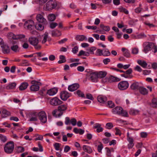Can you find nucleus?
Instances as JSON below:
<instances>
[{
	"mask_svg": "<svg viewBox=\"0 0 157 157\" xmlns=\"http://www.w3.org/2000/svg\"><path fill=\"white\" fill-rule=\"evenodd\" d=\"M86 28L88 29H91L93 30H96L97 29V27L96 26H86Z\"/></svg>",
	"mask_w": 157,
	"mask_h": 157,
	"instance_id": "obj_52",
	"label": "nucleus"
},
{
	"mask_svg": "<svg viewBox=\"0 0 157 157\" xmlns=\"http://www.w3.org/2000/svg\"><path fill=\"white\" fill-rule=\"evenodd\" d=\"M16 84L15 82L10 83L6 87L7 90L13 89L16 86Z\"/></svg>",
	"mask_w": 157,
	"mask_h": 157,
	"instance_id": "obj_30",
	"label": "nucleus"
},
{
	"mask_svg": "<svg viewBox=\"0 0 157 157\" xmlns=\"http://www.w3.org/2000/svg\"><path fill=\"white\" fill-rule=\"evenodd\" d=\"M139 113V111L134 109H131L129 111V114L132 115H135L138 114Z\"/></svg>",
	"mask_w": 157,
	"mask_h": 157,
	"instance_id": "obj_38",
	"label": "nucleus"
},
{
	"mask_svg": "<svg viewBox=\"0 0 157 157\" xmlns=\"http://www.w3.org/2000/svg\"><path fill=\"white\" fill-rule=\"evenodd\" d=\"M0 140L3 142H5L7 140V138L6 136L2 134H0Z\"/></svg>",
	"mask_w": 157,
	"mask_h": 157,
	"instance_id": "obj_56",
	"label": "nucleus"
},
{
	"mask_svg": "<svg viewBox=\"0 0 157 157\" xmlns=\"http://www.w3.org/2000/svg\"><path fill=\"white\" fill-rule=\"evenodd\" d=\"M63 102L56 97L51 99L50 101V104L54 106H57L61 104Z\"/></svg>",
	"mask_w": 157,
	"mask_h": 157,
	"instance_id": "obj_11",
	"label": "nucleus"
},
{
	"mask_svg": "<svg viewBox=\"0 0 157 157\" xmlns=\"http://www.w3.org/2000/svg\"><path fill=\"white\" fill-rule=\"evenodd\" d=\"M75 38L76 40L79 41H82L84 40H87L86 37L83 35H77Z\"/></svg>",
	"mask_w": 157,
	"mask_h": 157,
	"instance_id": "obj_31",
	"label": "nucleus"
},
{
	"mask_svg": "<svg viewBox=\"0 0 157 157\" xmlns=\"http://www.w3.org/2000/svg\"><path fill=\"white\" fill-rule=\"evenodd\" d=\"M77 69L79 71L82 72L84 70L85 68L83 66H79L77 67Z\"/></svg>",
	"mask_w": 157,
	"mask_h": 157,
	"instance_id": "obj_63",
	"label": "nucleus"
},
{
	"mask_svg": "<svg viewBox=\"0 0 157 157\" xmlns=\"http://www.w3.org/2000/svg\"><path fill=\"white\" fill-rule=\"evenodd\" d=\"M25 36L23 34H20L16 35V38H15V40L19 39L23 40L25 38Z\"/></svg>",
	"mask_w": 157,
	"mask_h": 157,
	"instance_id": "obj_42",
	"label": "nucleus"
},
{
	"mask_svg": "<svg viewBox=\"0 0 157 157\" xmlns=\"http://www.w3.org/2000/svg\"><path fill=\"white\" fill-rule=\"evenodd\" d=\"M70 97V94L66 91H62L60 94V97L62 100L66 101Z\"/></svg>",
	"mask_w": 157,
	"mask_h": 157,
	"instance_id": "obj_15",
	"label": "nucleus"
},
{
	"mask_svg": "<svg viewBox=\"0 0 157 157\" xmlns=\"http://www.w3.org/2000/svg\"><path fill=\"white\" fill-rule=\"evenodd\" d=\"M67 105H63L59 106L57 109L53 110L52 113V115L55 117H59L62 116L67 109Z\"/></svg>",
	"mask_w": 157,
	"mask_h": 157,
	"instance_id": "obj_1",
	"label": "nucleus"
},
{
	"mask_svg": "<svg viewBox=\"0 0 157 157\" xmlns=\"http://www.w3.org/2000/svg\"><path fill=\"white\" fill-rule=\"evenodd\" d=\"M144 49L143 51L145 53L153 49V52L155 53L157 52V47L155 44L152 42H146L143 44Z\"/></svg>",
	"mask_w": 157,
	"mask_h": 157,
	"instance_id": "obj_2",
	"label": "nucleus"
},
{
	"mask_svg": "<svg viewBox=\"0 0 157 157\" xmlns=\"http://www.w3.org/2000/svg\"><path fill=\"white\" fill-rule=\"evenodd\" d=\"M35 26L36 29L37 30L42 31L44 29V26L40 24H36Z\"/></svg>",
	"mask_w": 157,
	"mask_h": 157,
	"instance_id": "obj_40",
	"label": "nucleus"
},
{
	"mask_svg": "<svg viewBox=\"0 0 157 157\" xmlns=\"http://www.w3.org/2000/svg\"><path fill=\"white\" fill-rule=\"evenodd\" d=\"M79 87L78 83H75L68 86V89L70 91H74L77 90Z\"/></svg>",
	"mask_w": 157,
	"mask_h": 157,
	"instance_id": "obj_18",
	"label": "nucleus"
},
{
	"mask_svg": "<svg viewBox=\"0 0 157 157\" xmlns=\"http://www.w3.org/2000/svg\"><path fill=\"white\" fill-rule=\"evenodd\" d=\"M88 79L93 82L98 81V77L97 72H92L89 73L88 75Z\"/></svg>",
	"mask_w": 157,
	"mask_h": 157,
	"instance_id": "obj_10",
	"label": "nucleus"
},
{
	"mask_svg": "<svg viewBox=\"0 0 157 157\" xmlns=\"http://www.w3.org/2000/svg\"><path fill=\"white\" fill-rule=\"evenodd\" d=\"M139 91L140 93L143 95H147L148 94V90L145 88L141 86L139 88Z\"/></svg>",
	"mask_w": 157,
	"mask_h": 157,
	"instance_id": "obj_21",
	"label": "nucleus"
},
{
	"mask_svg": "<svg viewBox=\"0 0 157 157\" xmlns=\"http://www.w3.org/2000/svg\"><path fill=\"white\" fill-rule=\"evenodd\" d=\"M29 85L28 83L24 82L22 83L19 87L20 90H25L28 86Z\"/></svg>",
	"mask_w": 157,
	"mask_h": 157,
	"instance_id": "obj_26",
	"label": "nucleus"
},
{
	"mask_svg": "<svg viewBox=\"0 0 157 157\" xmlns=\"http://www.w3.org/2000/svg\"><path fill=\"white\" fill-rule=\"evenodd\" d=\"M96 48L95 47H92L88 48L87 50L88 52H90L91 54H94V52L93 51L96 50Z\"/></svg>",
	"mask_w": 157,
	"mask_h": 157,
	"instance_id": "obj_49",
	"label": "nucleus"
},
{
	"mask_svg": "<svg viewBox=\"0 0 157 157\" xmlns=\"http://www.w3.org/2000/svg\"><path fill=\"white\" fill-rule=\"evenodd\" d=\"M120 11L124 12L126 14H128V11L125 8L122 7L120 8Z\"/></svg>",
	"mask_w": 157,
	"mask_h": 157,
	"instance_id": "obj_64",
	"label": "nucleus"
},
{
	"mask_svg": "<svg viewBox=\"0 0 157 157\" xmlns=\"http://www.w3.org/2000/svg\"><path fill=\"white\" fill-rule=\"evenodd\" d=\"M46 89L45 88H43L40 91V95H43L46 93Z\"/></svg>",
	"mask_w": 157,
	"mask_h": 157,
	"instance_id": "obj_54",
	"label": "nucleus"
},
{
	"mask_svg": "<svg viewBox=\"0 0 157 157\" xmlns=\"http://www.w3.org/2000/svg\"><path fill=\"white\" fill-rule=\"evenodd\" d=\"M151 106L153 107H157V98H154L152 100Z\"/></svg>",
	"mask_w": 157,
	"mask_h": 157,
	"instance_id": "obj_36",
	"label": "nucleus"
},
{
	"mask_svg": "<svg viewBox=\"0 0 157 157\" xmlns=\"http://www.w3.org/2000/svg\"><path fill=\"white\" fill-rule=\"evenodd\" d=\"M24 150L25 149L23 147L21 146L18 147L17 151L18 152H23Z\"/></svg>",
	"mask_w": 157,
	"mask_h": 157,
	"instance_id": "obj_62",
	"label": "nucleus"
},
{
	"mask_svg": "<svg viewBox=\"0 0 157 157\" xmlns=\"http://www.w3.org/2000/svg\"><path fill=\"white\" fill-rule=\"evenodd\" d=\"M58 25V24L56 23L52 22L50 24V28L52 29H54Z\"/></svg>",
	"mask_w": 157,
	"mask_h": 157,
	"instance_id": "obj_57",
	"label": "nucleus"
},
{
	"mask_svg": "<svg viewBox=\"0 0 157 157\" xmlns=\"http://www.w3.org/2000/svg\"><path fill=\"white\" fill-rule=\"evenodd\" d=\"M45 14L44 13H41L36 15V19L37 21L43 24H46L47 23V20L44 18Z\"/></svg>",
	"mask_w": 157,
	"mask_h": 157,
	"instance_id": "obj_6",
	"label": "nucleus"
},
{
	"mask_svg": "<svg viewBox=\"0 0 157 157\" xmlns=\"http://www.w3.org/2000/svg\"><path fill=\"white\" fill-rule=\"evenodd\" d=\"M96 54L99 56H101L102 55H103L102 50L100 49H98L96 52Z\"/></svg>",
	"mask_w": 157,
	"mask_h": 157,
	"instance_id": "obj_53",
	"label": "nucleus"
},
{
	"mask_svg": "<svg viewBox=\"0 0 157 157\" xmlns=\"http://www.w3.org/2000/svg\"><path fill=\"white\" fill-rule=\"evenodd\" d=\"M29 41L30 43L33 46L37 45L39 42V40L36 37H29Z\"/></svg>",
	"mask_w": 157,
	"mask_h": 157,
	"instance_id": "obj_17",
	"label": "nucleus"
},
{
	"mask_svg": "<svg viewBox=\"0 0 157 157\" xmlns=\"http://www.w3.org/2000/svg\"><path fill=\"white\" fill-rule=\"evenodd\" d=\"M32 85L30 87V89L31 91H38L39 89V86L41 83L38 81L35 80H33L31 81Z\"/></svg>",
	"mask_w": 157,
	"mask_h": 157,
	"instance_id": "obj_7",
	"label": "nucleus"
},
{
	"mask_svg": "<svg viewBox=\"0 0 157 157\" xmlns=\"http://www.w3.org/2000/svg\"><path fill=\"white\" fill-rule=\"evenodd\" d=\"M12 50L15 52H18L19 51L18 46L17 45H14L11 47Z\"/></svg>",
	"mask_w": 157,
	"mask_h": 157,
	"instance_id": "obj_37",
	"label": "nucleus"
},
{
	"mask_svg": "<svg viewBox=\"0 0 157 157\" xmlns=\"http://www.w3.org/2000/svg\"><path fill=\"white\" fill-rule=\"evenodd\" d=\"M30 117L29 121H37L38 120L37 117H38V113L36 112H32L29 114Z\"/></svg>",
	"mask_w": 157,
	"mask_h": 157,
	"instance_id": "obj_14",
	"label": "nucleus"
},
{
	"mask_svg": "<svg viewBox=\"0 0 157 157\" xmlns=\"http://www.w3.org/2000/svg\"><path fill=\"white\" fill-rule=\"evenodd\" d=\"M59 58L60 60L58 62L60 64L66 62V59L65 57L64 56L60 55L59 56Z\"/></svg>",
	"mask_w": 157,
	"mask_h": 157,
	"instance_id": "obj_35",
	"label": "nucleus"
},
{
	"mask_svg": "<svg viewBox=\"0 0 157 157\" xmlns=\"http://www.w3.org/2000/svg\"><path fill=\"white\" fill-rule=\"evenodd\" d=\"M8 38L10 39H13L15 40V38H16V35L12 33H10L7 35Z\"/></svg>",
	"mask_w": 157,
	"mask_h": 157,
	"instance_id": "obj_45",
	"label": "nucleus"
},
{
	"mask_svg": "<svg viewBox=\"0 0 157 157\" xmlns=\"http://www.w3.org/2000/svg\"><path fill=\"white\" fill-rule=\"evenodd\" d=\"M61 35V32L57 29H55L52 32V36H59Z\"/></svg>",
	"mask_w": 157,
	"mask_h": 157,
	"instance_id": "obj_24",
	"label": "nucleus"
},
{
	"mask_svg": "<svg viewBox=\"0 0 157 157\" xmlns=\"http://www.w3.org/2000/svg\"><path fill=\"white\" fill-rule=\"evenodd\" d=\"M139 52V49L138 48H135L132 49V54L136 55Z\"/></svg>",
	"mask_w": 157,
	"mask_h": 157,
	"instance_id": "obj_47",
	"label": "nucleus"
},
{
	"mask_svg": "<svg viewBox=\"0 0 157 157\" xmlns=\"http://www.w3.org/2000/svg\"><path fill=\"white\" fill-rule=\"evenodd\" d=\"M138 63L144 68H146L147 64L144 61L139 60H137Z\"/></svg>",
	"mask_w": 157,
	"mask_h": 157,
	"instance_id": "obj_27",
	"label": "nucleus"
},
{
	"mask_svg": "<svg viewBox=\"0 0 157 157\" xmlns=\"http://www.w3.org/2000/svg\"><path fill=\"white\" fill-rule=\"evenodd\" d=\"M57 5L55 0H50L44 6L43 9L46 11L51 10L55 8Z\"/></svg>",
	"mask_w": 157,
	"mask_h": 157,
	"instance_id": "obj_4",
	"label": "nucleus"
},
{
	"mask_svg": "<svg viewBox=\"0 0 157 157\" xmlns=\"http://www.w3.org/2000/svg\"><path fill=\"white\" fill-rule=\"evenodd\" d=\"M121 50L124 52V55L125 57L127 58L130 57V53L128 49L124 48H122Z\"/></svg>",
	"mask_w": 157,
	"mask_h": 157,
	"instance_id": "obj_25",
	"label": "nucleus"
},
{
	"mask_svg": "<svg viewBox=\"0 0 157 157\" xmlns=\"http://www.w3.org/2000/svg\"><path fill=\"white\" fill-rule=\"evenodd\" d=\"M109 77L103 78H102L101 81L103 83H105L109 82Z\"/></svg>",
	"mask_w": 157,
	"mask_h": 157,
	"instance_id": "obj_50",
	"label": "nucleus"
},
{
	"mask_svg": "<svg viewBox=\"0 0 157 157\" xmlns=\"http://www.w3.org/2000/svg\"><path fill=\"white\" fill-rule=\"evenodd\" d=\"M100 27L103 30L108 32L110 30V28L108 26H105L103 24H101L100 25Z\"/></svg>",
	"mask_w": 157,
	"mask_h": 157,
	"instance_id": "obj_33",
	"label": "nucleus"
},
{
	"mask_svg": "<svg viewBox=\"0 0 157 157\" xmlns=\"http://www.w3.org/2000/svg\"><path fill=\"white\" fill-rule=\"evenodd\" d=\"M58 90L57 88L54 87L47 90L46 94L49 96H52L56 94Z\"/></svg>",
	"mask_w": 157,
	"mask_h": 157,
	"instance_id": "obj_16",
	"label": "nucleus"
},
{
	"mask_svg": "<svg viewBox=\"0 0 157 157\" xmlns=\"http://www.w3.org/2000/svg\"><path fill=\"white\" fill-rule=\"evenodd\" d=\"M106 127L107 128L110 129L113 127V125L111 123H108L106 124Z\"/></svg>",
	"mask_w": 157,
	"mask_h": 157,
	"instance_id": "obj_55",
	"label": "nucleus"
},
{
	"mask_svg": "<svg viewBox=\"0 0 157 157\" xmlns=\"http://www.w3.org/2000/svg\"><path fill=\"white\" fill-rule=\"evenodd\" d=\"M78 51V47L77 46L75 47L72 49V52L74 54H76Z\"/></svg>",
	"mask_w": 157,
	"mask_h": 157,
	"instance_id": "obj_60",
	"label": "nucleus"
},
{
	"mask_svg": "<svg viewBox=\"0 0 157 157\" xmlns=\"http://www.w3.org/2000/svg\"><path fill=\"white\" fill-rule=\"evenodd\" d=\"M129 86V83L127 81L120 82L118 85L119 89L121 90H124L127 89Z\"/></svg>",
	"mask_w": 157,
	"mask_h": 157,
	"instance_id": "obj_9",
	"label": "nucleus"
},
{
	"mask_svg": "<svg viewBox=\"0 0 157 157\" xmlns=\"http://www.w3.org/2000/svg\"><path fill=\"white\" fill-rule=\"evenodd\" d=\"M137 38L141 39L144 38L146 37V36L144 33H140L137 36Z\"/></svg>",
	"mask_w": 157,
	"mask_h": 157,
	"instance_id": "obj_61",
	"label": "nucleus"
},
{
	"mask_svg": "<svg viewBox=\"0 0 157 157\" xmlns=\"http://www.w3.org/2000/svg\"><path fill=\"white\" fill-rule=\"evenodd\" d=\"M14 149V143L13 141H10L7 143L4 147L5 152L8 154L12 153Z\"/></svg>",
	"mask_w": 157,
	"mask_h": 157,
	"instance_id": "obj_5",
	"label": "nucleus"
},
{
	"mask_svg": "<svg viewBox=\"0 0 157 157\" xmlns=\"http://www.w3.org/2000/svg\"><path fill=\"white\" fill-rule=\"evenodd\" d=\"M1 47L2 51L4 54L8 53L10 52V49L8 45H5L4 44Z\"/></svg>",
	"mask_w": 157,
	"mask_h": 157,
	"instance_id": "obj_19",
	"label": "nucleus"
},
{
	"mask_svg": "<svg viewBox=\"0 0 157 157\" xmlns=\"http://www.w3.org/2000/svg\"><path fill=\"white\" fill-rule=\"evenodd\" d=\"M77 123V121L75 118H73L71 120L70 118L68 117H66L65 118V123L67 125H68L70 124L71 123L73 126H75Z\"/></svg>",
	"mask_w": 157,
	"mask_h": 157,
	"instance_id": "obj_13",
	"label": "nucleus"
},
{
	"mask_svg": "<svg viewBox=\"0 0 157 157\" xmlns=\"http://www.w3.org/2000/svg\"><path fill=\"white\" fill-rule=\"evenodd\" d=\"M83 150L85 152L89 154H90L92 152V150L91 147L89 146L84 145L82 146Z\"/></svg>",
	"mask_w": 157,
	"mask_h": 157,
	"instance_id": "obj_23",
	"label": "nucleus"
},
{
	"mask_svg": "<svg viewBox=\"0 0 157 157\" xmlns=\"http://www.w3.org/2000/svg\"><path fill=\"white\" fill-rule=\"evenodd\" d=\"M10 115V113L6 109H3L2 113V117L3 118L6 117Z\"/></svg>",
	"mask_w": 157,
	"mask_h": 157,
	"instance_id": "obj_29",
	"label": "nucleus"
},
{
	"mask_svg": "<svg viewBox=\"0 0 157 157\" xmlns=\"http://www.w3.org/2000/svg\"><path fill=\"white\" fill-rule=\"evenodd\" d=\"M97 99L99 102L101 103H104L107 100L106 97L102 95H100L98 97Z\"/></svg>",
	"mask_w": 157,
	"mask_h": 157,
	"instance_id": "obj_22",
	"label": "nucleus"
},
{
	"mask_svg": "<svg viewBox=\"0 0 157 157\" xmlns=\"http://www.w3.org/2000/svg\"><path fill=\"white\" fill-rule=\"evenodd\" d=\"M103 148V146L101 142H100V144L98 145V150L99 152H101L102 149Z\"/></svg>",
	"mask_w": 157,
	"mask_h": 157,
	"instance_id": "obj_59",
	"label": "nucleus"
},
{
	"mask_svg": "<svg viewBox=\"0 0 157 157\" xmlns=\"http://www.w3.org/2000/svg\"><path fill=\"white\" fill-rule=\"evenodd\" d=\"M48 33L47 32H45L44 34V37L43 39L42 42L43 44H44L46 42L47 38L48 37Z\"/></svg>",
	"mask_w": 157,
	"mask_h": 157,
	"instance_id": "obj_44",
	"label": "nucleus"
},
{
	"mask_svg": "<svg viewBox=\"0 0 157 157\" xmlns=\"http://www.w3.org/2000/svg\"><path fill=\"white\" fill-rule=\"evenodd\" d=\"M73 131L76 134L79 133L80 135L83 134L84 132V130L81 129H78L77 128H75L73 129Z\"/></svg>",
	"mask_w": 157,
	"mask_h": 157,
	"instance_id": "obj_32",
	"label": "nucleus"
},
{
	"mask_svg": "<svg viewBox=\"0 0 157 157\" xmlns=\"http://www.w3.org/2000/svg\"><path fill=\"white\" fill-rule=\"evenodd\" d=\"M34 136L36 137L35 139V140H42L43 139V136H42L39 135L37 134H36Z\"/></svg>",
	"mask_w": 157,
	"mask_h": 157,
	"instance_id": "obj_43",
	"label": "nucleus"
},
{
	"mask_svg": "<svg viewBox=\"0 0 157 157\" xmlns=\"http://www.w3.org/2000/svg\"><path fill=\"white\" fill-rule=\"evenodd\" d=\"M48 19L50 21H53L56 19V16L53 14H50L48 17Z\"/></svg>",
	"mask_w": 157,
	"mask_h": 157,
	"instance_id": "obj_41",
	"label": "nucleus"
},
{
	"mask_svg": "<svg viewBox=\"0 0 157 157\" xmlns=\"http://www.w3.org/2000/svg\"><path fill=\"white\" fill-rule=\"evenodd\" d=\"M60 145V144L57 143H55L54 145L55 149L57 151H59L60 150L59 148Z\"/></svg>",
	"mask_w": 157,
	"mask_h": 157,
	"instance_id": "obj_48",
	"label": "nucleus"
},
{
	"mask_svg": "<svg viewBox=\"0 0 157 157\" xmlns=\"http://www.w3.org/2000/svg\"><path fill=\"white\" fill-rule=\"evenodd\" d=\"M76 93L80 97H85L84 94L80 90H78L76 91Z\"/></svg>",
	"mask_w": 157,
	"mask_h": 157,
	"instance_id": "obj_51",
	"label": "nucleus"
},
{
	"mask_svg": "<svg viewBox=\"0 0 157 157\" xmlns=\"http://www.w3.org/2000/svg\"><path fill=\"white\" fill-rule=\"evenodd\" d=\"M38 117L40 122L43 123H46L47 121V116L45 112L41 111L38 113Z\"/></svg>",
	"mask_w": 157,
	"mask_h": 157,
	"instance_id": "obj_8",
	"label": "nucleus"
},
{
	"mask_svg": "<svg viewBox=\"0 0 157 157\" xmlns=\"http://www.w3.org/2000/svg\"><path fill=\"white\" fill-rule=\"evenodd\" d=\"M112 113L114 114L118 115H121L124 117H128V114L127 112L124 110L123 108L120 106H117L112 109Z\"/></svg>",
	"mask_w": 157,
	"mask_h": 157,
	"instance_id": "obj_3",
	"label": "nucleus"
},
{
	"mask_svg": "<svg viewBox=\"0 0 157 157\" xmlns=\"http://www.w3.org/2000/svg\"><path fill=\"white\" fill-rule=\"evenodd\" d=\"M110 54V52L109 51L108 49H105L103 53V55L105 56H109Z\"/></svg>",
	"mask_w": 157,
	"mask_h": 157,
	"instance_id": "obj_46",
	"label": "nucleus"
},
{
	"mask_svg": "<svg viewBox=\"0 0 157 157\" xmlns=\"http://www.w3.org/2000/svg\"><path fill=\"white\" fill-rule=\"evenodd\" d=\"M108 105L110 108H113L114 106V104L111 101H109L107 103Z\"/></svg>",
	"mask_w": 157,
	"mask_h": 157,
	"instance_id": "obj_58",
	"label": "nucleus"
},
{
	"mask_svg": "<svg viewBox=\"0 0 157 157\" xmlns=\"http://www.w3.org/2000/svg\"><path fill=\"white\" fill-rule=\"evenodd\" d=\"M94 128L97 129L96 132L98 133L102 132L103 129V128L101 127V125L98 123H95L94 124Z\"/></svg>",
	"mask_w": 157,
	"mask_h": 157,
	"instance_id": "obj_20",
	"label": "nucleus"
},
{
	"mask_svg": "<svg viewBox=\"0 0 157 157\" xmlns=\"http://www.w3.org/2000/svg\"><path fill=\"white\" fill-rule=\"evenodd\" d=\"M107 75V73L105 71H100L97 72L98 78H102L105 77Z\"/></svg>",
	"mask_w": 157,
	"mask_h": 157,
	"instance_id": "obj_28",
	"label": "nucleus"
},
{
	"mask_svg": "<svg viewBox=\"0 0 157 157\" xmlns=\"http://www.w3.org/2000/svg\"><path fill=\"white\" fill-rule=\"evenodd\" d=\"M139 83L138 82H135L133 83L130 86V88L131 89L135 90L137 89L139 87Z\"/></svg>",
	"mask_w": 157,
	"mask_h": 157,
	"instance_id": "obj_34",
	"label": "nucleus"
},
{
	"mask_svg": "<svg viewBox=\"0 0 157 157\" xmlns=\"http://www.w3.org/2000/svg\"><path fill=\"white\" fill-rule=\"evenodd\" d=\"M34 25V21L32 20H29L25 22L24 24V27L26 29L31 30Z\"/></svg>",
	"mask_w": 157,
	"mask_h": 157,
	"instance_id": "obj_12",
	"label": "nucleus"
},
{
	"mask_svg": "<svg viewBox=\"0 0 157 157\" xmlns=\"http://www.w3.org/2000/svg\"><path fill=\"white\" fill-rule=\"evenodd\" d=\"M109 78V82H117L120 81L119 78L114 77L113 76H111Z\"/></svg>",
	"mask_w": 157,
	"mask_h": 157,
	"instance_id": "obj_39",
	"label": "nucleus"
}]
</instances>
